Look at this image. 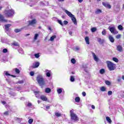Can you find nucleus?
Masks as SVG:
<instances>
[{
  "instance_id": "1",
  "label": "nucleus",
  "mask_w": 124,
  "mask_h": 124,
  "mask_svg": "<svg viewBox=\"0 0 124 124\" xmlns=\"http://www.w3.org/2000/svg\"><path fill=\"white\" fill-rule=\"evenodd\" d=\"M62 10L64 11L66 14L69 16V17L71 18V20L73 23H74V25H77V20L76 19V18H75L74 15H73L70 12L67 10H65L64 9H62Z\"/></svg>"
},
{
  "instance_id": "2",
  "label": "nucleus",
  "mask_w": 124,
  "mask_h": 124,
  "mask_svg": "<svg viewBox=\"0 0 124 124\" xmlns=\"http://www.w3.org/2000/svg\"><path fill=\"white\" fill-rule=\"evenodd\" d=\"M36 80L40 86H44L45 85V82L44 81V78L42 75H39L37 76Z\"/></svg>"
},
{
  "instance_id": "3",
  "label": "nucleus",
  "mask_w": 124,
  "mask_h": 124,
  "mask_svg": "<svg viewBox=\"0 0 124 124\" xmlns=\"http://www.w3.org/2000/svg\"><path fill=\"white\" fill-rule=\"evenodd\" d=\"M107 63L108 64V67L110 71H113V70H115L116 69V65L113 62L110 61H107Z\"/></svg>"
},
{
  "instance_id": "4",
  "label": "nucleus",
  "mask_w": 124,
  "mask_h": 124,
  "mask_svg": "<svg viewBox=\"0 0 124 124\" xmlns=\"http://www.w3.org/2000/svg\"><path fill=\"white\" fill-rule=\"evenodd\" d=\"M4 13L5 15L6 16V17H11V16H13V15L14 14V10H5Z\"/></svg>"
},
{
  "instance_id": "5",
  "label": "nucleus",
  "mask_w": 124,
  "mask_h": 124,
  "mask_svg": "<svg viewBox=\"0 0 124 124\" xmlns=\"http://www.w3.org/2000/svg\"><path fill=\"white\" fill-rule=\"evenodd\" d=\"M108 29L109 30L110 32L112 33V34H118L119 33V32L117 31V30H116V28L115 27H109Z\"/></svg>"
},
{
  "instance_id": "6",
  "label": "nucleus",
  "mask_w": 124,
  "mask_h": 124,
  "mask_svg": "<svg viewBox=\"0 0 124 124\" xmlns=\"http://www.w3.org/2000/svg\"><path fill=\"white\" fill-rule=\"evenodd\" d=\"M71 119L72 121L74 122H78V121H79V118H78V116H77L75 114H72V115H71Z\"/></svg>"
},
{
  "instance_id": "7",
  "label": "nucleus",
  "mask_w": 124,
  "mask_h": 124,
  "mask_svg": "<svg viewBox=\"0 0 124 124\" xmlns=\"http://www.w3.org/2000/svg\"><path fill=\"white\" fill-rule=\"evenodd\" d=\"M102 4L105 6V7H106L107 8H108V9H111L112 6L111 5L108 4V2H102Z\"/></svg>"
},
{
  "instance_id": "8",
  "label": "nucleus",
  "mask_w": 124,
  "mask_h": 124,
  "mask_svg": "<svg viewBox=\"0 0 124 124\" xmlns=\"http://www.w3.org/2000/svg\"><path fill=\"white\" fill-rule=\"evenodd\" d=\"M5 30H6V31H11V29H9L10 27H11V24H6L4 25Z\"/></svg>"
},
{
  "instance_id": "9",
  "label": "nucleus",
  "mask_w": 124,
  "mask_h": 124,
  "mask_svg": "<svg viewBox=\"0 0 124 124\" xmlns=\"http://www.w3.org/2000/svg\"><path fill=\"white\" fill-rule=\"evenodd\" d=\"M0 22L2 23H7V20L5 19L4 17L2 15H0Z\"/></svg>"
},
{
  "instance_id": "10",
  "label": "nucleus",
  "mask_w": 124,
  "mask_h": 124,
  "mask_svg": "<svg viewBox=\"0 0 124 124\" xmlns=\"http://www.w3.org/2000/svg\"><path fill=\"white\" fill-rule=\"evenodd\" d=\"M24 29H26V27H22L20 29H16L14 30V31L16 32V33H18V32H20V31H23Z\"/></svg>"
},
{
  "instance_id": "11",
  "label": "nucleus",
  "mask_w": 124,
  "mask_h": 124,
  "mask_svg": "<svg viewBox=\"0 0 124 124\" xmlns=\"http://www.w3.org/2000/svg\"><path fill=\"white\" fill-rule=\"evenodd\" d=\"M29 22V25L30 26H32V25H34L36 23V19H33L32 20H29L28 21Z\"/></svg>"
},
{
  "instance_id": "12",
  "label": "nucleus",
  "mask_w": 124,
  "mask_h": 124,
  "mask_svg": "<svg viewBox=\"0 0 124 124\" xmlns=\"http://www.w3.org/2000/svg\"><path fill=\"white\" fill-rule=\"evenodd\" d=\"M116 50H117L118 52L121 53L122 52H123V46H122L121 45L117 46L116 47Z\"/></svg>"
},
{
  "instance_id": "13",
  "label": "nucleus",
  "mask_w": 124,
  "mask_h": 124,
  "mask_svg": "<svg viewBox=\"0 0 124 124\" xmlns=\"http://www.w3.org/2000/svg\"><path fill=\"white\" fill-rule=\"evenodd\" d=\"M82 68H83V70L86 72V73H88L89 72V71L88 70V66L87 65L83 64L82 65Z\"/></svg>"
},
{
  "instance_id": "14",
  "label": "nucleus",
  "mask_w": 124,
  "mask_h": 124,
  "mask_svg": "<svg viewBox=\"0 0 124 124\" xmlns=\"http://www.w3.org/2000/svg\"><path fill=\"white\" fill-rule=\"evenodd\" d=\"M108 39L110 42H111V43H114L115 42V39L114 38V37L112 35L108 36Z\"/></svg>"
},
{
  "instance_id": "15",
  "label": "nucleus",
  "mask_w": 124,
  "mask_h": 124,
  "mask_svg": "<svg viewBox=\"0 0 124 124\" xmlns=\"http://www.w3.org/2000/svg\"><path fill=\"white\" fill-rule=\"evenodd\" d=\"M97 42L99 43V44H103L105 42V40L103 39H101L100 38H97Z\"/></svg>"
},
{
  "instance_id": "16",
  "label": "nucleus",
  "mask_w": 124,
  "mask_h": 124,
  "mask_svg": "<svg viewBox=\"0 0 124 124\" xmlns=\"http://www.w3.org/2000/svg\"><path fill=\"white\" fill-rule=\"evenodd\" d=\"M92 55H93V57L94 61H95V62H98L99 59H98V58H97V56H96L95 54L93 52H92Z\"/></svg>"
},
{
  "instance_id": "17",
  "label": "nucleus",
  "mask_w": 124,
  "mask_h": 124,
  "mask_svg": "<svg viewBox=\"0 0 124 124\" xmlns=\"http://www.w3.org/2000/svg\"><path fill=\"white\" fill-rule=\"evenodd\" d=\"M46 72L47 77H51V71L46 69Z\"/></svg>"
},
{
  "instance_id": "18",
  "label": "nucleus",
  "mask_w": 124,
  "mask_h": 124,
  "mask_svg": "<svg viewBox=\"0 0 124 124\" xmlns=\"http://www.w3.org/2000/svg\"><path fill=\"white\" fill-rule=\"evenodd\" d=\"M40 63L39 62H36L34 65L32 66L33 68H37L39 66Z\"/></svg>"
},
{
  "instance_id": "19",
  "label": "nucleus",
  "mask_w": 124,
  "mask_h": 124,
  "mask_svg": "<svg viewBox=\"0 0 124 124\" xmlns=\"http://www.w3.org/2000/svg\"><path fill=\"white\" fill-rule=\"evenodd\" d=\"M85 40L86 44L89 45L90 44V38L88 36H86L85 37Z\"/></svg>"
},
{
  "instance_id": "20",
  "label": "nucleus",
  "mask_w": 124,
  "mask_h": 124,
  "mask_svg": "<svg viewBox=\"0 0 124 124\" xmlns=\"http://www.w3.org/2000/svg\"><path fill=\"white\" fill-rule=\"evenodd\" d=\"M40 98L43 101H47V97L44 95L41 96Z\"/></svg>"
},
{
  "instance_id": "21",
  "label": "nucleus",
  "mask_w": 124,
  "mask_h": 124,
  "mask_svg": "<svg viewBox=\"0 0 124 124\" xmlns=\"http://www.w3.org/2000/svg\"><path fill=\"white\" fill-rule=\"evenodd\" d=\"M9 94H10V96H16V93L13 92H10L9 93Z\"/></svg>"
},
{
  "instance_id": "22",
  "label": "nucleus",
  "mask_w": 124,
  "mask_h": 124,
  "mask_svg": "<svg viewBox=\"0 0 124 124\" xmlns=\"http://www.w3.org/2000/svg\"><path fill=\"white\" fill-rule=\"evenodd\" d=\"M45 92L46 93H51V89L49 88H46L45 89Z\"/></svg>"
},
{
  "instance_id": "23",
  "label": "nucleus",
  "mask_w": 124,
  "mask_h": 124,
  "mask_svg": "<svg viewBox=\"0 0 124 124\" xmlns=\"http://www.w3.org/2000/svg\"><path fill=\"white\" fill-rule=\"evenodd\" d=\"M106 119L107 122H108V123L109 124H111V123H112V120H111V119H110V117L107 116L106 117Z\"/></svg>"
},
{
  "instance_id": "24",
  "label": "nucleus",
  "mask_w": 124,
  "mask_h": 124,
  "mask_svg": "<svg viewBox=\"0 0 124 124\" xmlns=\"http://www.w3.org/2000/svg\"><path fill=\"white\" fill-rule=\"evenodd\" d=\"M57 38V36H56L55 35H53L50 37V41H54V39H55V38Z\"/></svg>"
},
{
  "instance_id": "25",
  "label": "nucleus",
  "mask_w": 124,
  "mask_h": 124,
  "mask_svg": "<svg viewBox=\"0 0 124 124\" xmlns=\"http://www.w3.org/2000/svg\"><path fill=\"white\" fill-rule=\"evenodd\" d=\"M101 12H102L101 11V10L98 9H97L95 11V14H99L100 13H101Z\"/></svg>"
},
{
  "instance_id": "26",
  "label": "nucleus",
  "mask_w": 124,
  "mask_h": 124,
  "mask_svg": "<svg viewBox=\"0 0 124 124\" xmlns=\"http://www.w3.org/2000/svg\"><path fill=\"white\" fill-rule=\"evenodd\" d=\"M39 91H34V93H35L36 97L39 96Z\"/></svg>"
},
{
  "instance_id": "27",
  "label": "nucleus",
  "mask_w": 124,
  "mask_h": 124,
  "mask_svg": "<svg viewBox=\"0 0 124 124\" xmlns=\"http://www.w3.org/2000/svg\"><path fill=\"white\" fill-rule=\"evenodd\" d=\"M118 29L119 30V31H123V30H124V27H123L122 25H120L118 26Z\"/></svg>"
},
{
  "instance_id": "28",
  "label": "nucleus",
  "mask_w": 124,
  "mask_h": 124,
  "mask_svg": "<svg viewBox=\"0 0 124 124\" xmlns=\"http://www.w3.org/2000/svg\"><path fill=\"white\" fill-rule=\"evenodd\" d=\"M112 61H113V62H119V59H118V58L116 57H113L112 58Z\"/></svg>"
},
{
  "instance_id": "29",
  "label": "nucleus",
  "mask_w": 124,
  "mask_h": 124,
  "mask_svg": "<svg viewBox=\"0 0 124 124\" xmlns=\"http://www.w3.org/2000/svg\"><path fill=\"white\" fill-rule=\"evenodd\" d=\"M97 29L95 27H93L91 29V31L92 32H95V31H97Z\"/></svg>"
},
{
  "instance_id": "30",
  "label": "nucleus",
  "mask_w": 124,
  "mask_h": 124,
  "mask_svg": "<svg viewBox=\"0 0 124 124\" xmlns=\"http://www.w3.org/2000/svg\"><path fill=\"white\" fill-rule=\"evenodd\" d=\"M100 74H104L105 73V70L104 69H101L100 70Z\"/></svg>"
},
{
  "instance_id": "31",
  "label": "nucleus",
  "mask_w": 124,
  "mask_h": 124,
  "mask_svg": "<svg viewBox=\"0 0 124 124\" xmlns=\"http://www.w3.org/2000/svg\"><path fill=\"white\" fill-rule=\"evenodd\" d=\"M76 102H80V97H76L75 99Z\"/></svg>"
},
{
  "instance_id": "32",
  "label": "nucleus",
  "mask_w": 124,
  "mask_h": 124,
  "mask_svg": "<svg viewBox=\"0 0 124 124\" xmlns=\"http://www.w3.org/2000/svg\"><path fill=\"white\" fill-rule=\"evenodd\" d=\"M57 93L59 94H60L61 93H62V89L59 88L57 90Z\"/></svg>"
},
{
  "instance_id": "33",
  "label": "nucleus",
  "mask_w": 124,
  "mask_h": 124,
  "mask_svg": "<svg viewBox=\"0 0 124 124\" xmlns=\"http://www.w3.org/2000/svg\"><path fill=\"white\" fill-rule=\"evenodd\" d=\"M100 91L101 92H106V88L104 86H102L100 89Z\"/></svg>"
},
{
  "instance_id": "34",
  "label": "nucleus",
  "mask_w": 124,
  "mask_h": 124,
  "mask_svg": "<svg viewBox=\"0 0 124 124\" xmlns=\"http://www.w3.org/2000/svg\"><path fill=\"white\" fill-rule=\"evenodd\" d=\"M71 62L72 63H73V64H75V63H76V60H75V59L73 58V59H71Z\"/></svg>"
},
{
  "instance_id": "35",
  "label": "nucleus",
  "mask_w": 124,
  "mask_h": 124,
  "mask_svg": "<svg viewBox=\"0 0 124 124\" xmlns=\"http://www.w3.org/2000/svg\"><path fill=\"white\" fill-rule=\"evenodd\" d=\"M4 74H5V75H6V76H11V75L10 74H9L8 71H5L4 72Z\"/></svg>"
},
{
  "instance_id": "36",
  "label": "nucleus",
  "mask_w": 124,
  "mask_h": 124,
  "mask_svg": "<svg viewBox=\"0 0 124 124\" xmlns=\"http://www.w3.org/2000/svg\"><path fill=\"white\" fill-rule=\"evenodd\" d=\"M70 81L71 82H74V81H75V78H74V77L72 76L70 77Z\"/></svg>"
},
{
  "instance_id": "37",
  "label": "nucleus",
  "mask_w": 124,
  "mask_h": 124,
  "mask_svg": "<svg viewBox=\"0 0 124 124\" xmlns=\"http://www.w3.org/2000/svg\"><path fill=\"white\" fill-rule=\"evenodd\" d=\"M15 70L16 74H19V73H20V70H19V69L16 68L15 69Z\"/></svg>"
},
{
  "instance_id": "38",
  "label": "nucleus",
  "mask_w": 124,
  "mask_h": 124,
  "mask_svg": "<svg viewBox=\"0 0 124 124\" xmlns=\"http://www.w3.org/2000/svg\"><path fill=\"white\" fill-rule=\"evenodd\" d=\"M57 22L61 25V26H63V24H62V20L57 19Z\"/></svg>"
},
{
  "instance_id": "39",
  "label": "nucleus",
  "mask_w": 124,
  "mask_h": 124,
  "mask_svg": "<svg viewBox=\"0 0 124 124\" xmlns=\"http://www.w3.org/2000/svg\"><path fill=\"white\" fill-rule=\"evenodd\" d=\"M18 52L20 54H24V50H23V49L19 48L18 49Z\"/></svg>"
},
{
  "instance_id": "40",
  "label": "nucleus",
  "mask_w": 124,
  "mask_h": 124,
  "mask_svg": "<svg viewBox=\"0 0 124 124\" xmlns=\"http://www.w3.org/2000/svg\"><path fill=\"white\" fill-rule=\"evenodd\" d=\"M105 84L108 85V86H110V85H111V82L109 81L108 80H106L105 81Z\"/></svg>"
},
{
  "instance_id": "41",
  "label": "nucleus",
  "mask_w": 124,
  "mask_h": 124,
  "mask_svg": "<svg viewBox=\"0 0 124 124\" xmlns=\"http://www.w3.org/2000/svg\"><path fill=\"white\" fill-rule=\"evenodd\" d=\"M34 56H35V57L36 59H38V58H39V57H40V55H39V53H36L34 55Z\"/></svg>"
},
{
  "instance_id": "42",
  "label": "nucleus",
  "mask_w": 124,
  "mask_h": 124,
  "mask_svg": "<svg viewBox=\"0 0 124 124\" xmlns=\"http://www.w3.org/2000/svg\"><path fill=\"white\" fill-rule=\"evenodd\" d=\"M13 46H19V44L18 43L15 42L12 44Z\"/></svg>"
},
{
  "instance_id": "43",
  "label": "nucleus",
  "mask_w": 124,
  "mask_h": 124,
  "mask_svg": "<svg viewBox=\"0 0 124 124\" xmlns=\"http://www.w3.org/2000/svg\"><path fill=\"white\" fill-rule=\"evenodd\" d=\"M102 34L103 35H106V30L105 29H104L102 31Z\"/></svg>"
},
{
  "instance_id": "44",
  "label": "nucleus",
  "mask_w": 124,
  "mask_h": 124,
  "mask_svg": "<svg viewBox=\"0 0 124 124\" xmlns=\"http://www.w3.org/2000/svg\"><path fill=\"white\" fill-rule=\"evenodd\" d=\"M121 37L122 35L121 34H118L115 36L116 39H120V38H121Z\"/></svg>"
},
{
  "instance_id": "45",
  "label": "nucleus",
  "mask_w": 124,
  "mask_h": 124,
  "mask_svg": "<svg viewBox=\"0 0 124 124\" xmlns=\"http://www.w3.org/2000/svg\"><path fill=\"white\" fill-rule=\"evenodd\" d=\"M55 116H56V117H61V116H62V114L60 113L56 112Z\"/></svg>"
},
{
  "instance_id": "46",
  "label": "nucleus",
  "mask_w": 124,
  "mask_h": 124,
  "mask_svg": "<svg viewBox=\"0 0 124 124\" xmlns=\"http://www.w3.org/2000/svg\"><path fill=\"white\" fill-rule=\"evenodd\" d=\"M33 122V119H30L28 121L29 124H32Z\"/></svg>"
},
{
  "instance_id": "47",
  "label": "nucleus",
  "mask_w": 124,
  "mask_h": 124,
  "mask_svg": "<svg viewBox=\"0 0 124 124\" xmlns=\"http://www.w3.org/2000/svg\"><path fill=\"white\" fill-rule=\"evenodd\" d=\"M38 36H39L38 34L37 33L35 34V35L34 36V39L35 40H36V39H37V37H38Z\"/></svg>"
},
{
  "instance_id": "48",
  "label": "nucleus",
  "mask_w": 124,
  "mask_h": 124,
  "mask_svg": "<svg viewBox=\"0 0 124 124\" xmlns=\"http://www.w3.org/2000/svg\"><path fill=\"white\" fill-rule=\"evenodd\" d=\"M74 112V110H73V109H72L70 110V113L71 116H72V115H73V114H75Z\"/></svg>"
},
{
  "instance_id": "49",
  "label": "nucleus",
  "mask_w": 124,
  "mask_h": 124,
  "mask_svg": "<svg viewBox=\"0 0 124 124\" xmlns=\"http://www.w3.org/2000/svg\"><path fill=\"white\" fill-rule=\"evenodd\" d=\"M3 53H6L7 52H8V50L6 48H4L2 50Z\"/></svg>"
},
{
  "instance_id": "50",
  "label": "nucleus",
  "mask_w": 124,
  "mask_h": 124,
  "mask_svg": "<svg viewBox=\"0 0 124 124\" xmlns=\"http://www.w3.org/2000/svg\"><path fill=\"white\" fill-rule=\"evenodd\" d=\"M27 106L28 107H31V106H32V104H31V103H28Z\"/></svg>"
},
{
  "instance_id": "51",
  "label": "nucleus",
  "mask_w": 124,
  "mask_h": 124,
  "mask_svg": "<svg viewBox=\"0 0 124 124\" xmlns=\"http://www.w3.org/2000/svg\"><path fill=\"white\" fill-rule=\"evenodd\" d=\"M30 74L31 76H34V72L31 71V72H30Z\"/></svg>"
},
{
  "instance_id": "52",
  "label": "nucleus",
  "mask_w": 124,
  "mask_h": 124,
  "mask_svg": "<svg viewBox=\"0 0 124 124\" xmlns=\"http://www.w3.org/2000/svg\"><path fill=\"white\" fill-rule=\"evenodd\" d=\"M112 92L111 91H109L108 93V95H112Z\"/></svg>"
},
{
  "instance_id": "53",
  "label": "nucleus",
  "mask_w": 124,
  "mask_h": 124,
  "mask_svg": "<svg viewBox=\"0 0 124 124\" xmlns=\"http://www.w3.org/2000/svg\"><path fill=\"white\" fill-rule=\"evenodd\" d=\"M4 115H5V116H8V115H9L8 111H7L4 112Z\"/></svg>"
},
{
  "instance_id": "54",
  "label": "nucleus",
  "mask_w": 124,
  "mask_h": 124,
  "mask_svg": "<svg viewBox=\"0 0 124 124\" xmlns=\"http://www.w3.org/2000/svg\"><path fill=\"white\" fill-rule=\"evenodd\" d=\"M18 84H23L24 83V80H19L17 82Z\"/></svg>"
},
{
  "instance_id": "55",
  "label": "nucleus",
  "mask_w": 124,
  "mask_h": 124,
  "mask_svg": "<svg viewBox=\"0 0 124 124\" xmlns=\"http://www.w3.org/2000/svg\"><path fill=\"white\" fill-rule=\"evenodd\" d=\"M63 24H64V25H67V24H68V21H67L66 20H64L63 21Z\"/></svg>"
},
{
  "instance_id": "56",
  "label": "nucleus",
  "mask_w": 124,
  "mask_h": 124,
  "mask_svg": "<svg viewBox=\"0 0 124 124\" xmlns=\"http://www.w3.org/2000/svg\"><path fill=\"white\" fill-rule=\"evenodd\" d=\"M52 20H53V21H58V18L56 17H53Z\"/></svg>"
},
{
  "instance_id": "57",
  "label": "nucleus",
  "mask_w": 124,
  "mask_h": 124,
  "mask_svg": "<svg viewBox=\"0 0 124 124\" xmlns=\"http://www.w3.org/2000/svg\"><path fill=\"white\" fill-rule=\"evenodd\" d=\"M86 92H82V95H83V96H86Z\"/></svg>"
},
{
  "instance_id": "58",
  "label": "nucleus",
  "mask_w": 124,
  "mask_h": 124,
  "mask_svg": "<svg viewBox=\"0 0 124 124\" xmlns=\"http://www.w3.org/2000/svg\"><path fill=\"white\" fill-rule=\"evenodd\" d=\"M76 50L77 51H79V50H80V48H79V47L77 46V47H76Z\"/></svg>"
},
{
  "instance_id": "59",
  "label": "nucleus",
  "mask_w": 124,
  "mask_h": 124,
  "mask_svg": "<svg viewBox=\"0 0 124 124\" xmlns=\"http://www.w3.org/2000/svg\"><path fill=\"white\" fill-rule=\"evenodd\" d=\"M91 107L93 109H95V107H94V105H92Z\"/></svg>"
},
{
  "instance_id": "60",
  "label": "nucleus",
  "mask_w": 124,
  "mask_h": 124,
  "mask_svg": "<svg viewBox=\"0 0 124 124\" xmlns=\"http://www.w3.org/2000/svg\"><path fill=\"white\" fill-rule=\"evenodd\" d=\"M1 103H2V104H3V105L6 104V102L5 101H1Z\"/></svg>"
},
{
  "instance_id": "61",
  "label": "nucleus",
  "mask_w": 124,
  "mask_h": 124,
  "mask_svg": "<svg viewBox=\"0 0 124 124\" xmlns=\"http://www.w3.org/2000/svg\"><path fill=\"white\" fill-rule=\"evenodd\" d=\"M46 109H50V106H46Z\"/></svg>"
},
{
  "instance_id": "62",
  "label": "nucleus",
  "mask_w": 124,
  "mask_h": 124,
  "mask_svg": "<svg viewBox=\"0 0 124 124\" xmlns=\"http://www.w3.org/2000/svg\"><path fill=\"white\" fill-rule=\"evenodd\" d=\"M69 34H70V35H72V31H69Z\"/></svg>"
},
{
  "instance_id": "63",
  "label": "nucleus",
  "mask_w": 124,
  "mask_h": 124,
  "mask_svg": "<svg viewBox=\"0 0 124 124\" xmlns=\"http://www.w3.org/2000/svg\"><path fill=\"white\" fill-rule=\"evenodd\" d=\"M41 4L43 5V6H45V3H44L43 2H41Z\"/></svg>"
},
{
  "instance_id": "64",
  "label": "nucleus",
  "mask_w": 124,
  "mask_h": 124,
  "mask_svg": "<svg viewBox=\"0 0 124 124\" xmlns=\"http://www.w3.org/2000/svg\"><path fill=\"white\" fill-rule=\"evenodd\" d=\"M121 96H122V97H124V93L121 94Z\"/></svg>"
}]
</instances>
